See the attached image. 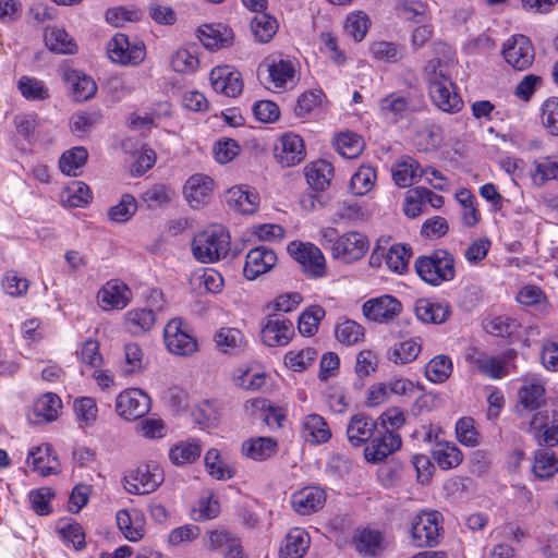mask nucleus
<instances>
[{
	"mask_svg": "<svg viewBox=\"0 0 558 558\" xmlns=\"http://www.w3.org/2000/svg\"><path fill=\"white\" fill-rule=\"evenodd\" d=\"M322 245L328 250L333 259L350 264L361 259L369 248L368 238L357 231L339 234L336 228L322 229Z\"/></svg>",
	"mask_w": 558,
	"mask_h": 558,
	"instance_id": "1",
	"label": "nucleus"
},
{
	"mask_svg": "<svg viewBox=\"0 0 558 558\" xmlns=\"http://www.w3.org/2000/svg\"><path fill=\"white\" fill-rule=\"evenodd\" d=\"M425 71L429 87V96L435 106L448 113L460 111L463 106V101L454 90L452 80L441 65L440 60L436 59L429 61Z\"/></svg>",
	"mask_w": 558,
	"mask_h": 558,
	"instance_id": "2",
	"label": "nucleus"
},
{
	"mask_svg": "<svg viewBox=\"0 0 558 558\" xmlns=\"http://www.w3.org/2000/svg\"><path fill=\"white\" fill-rule=\"evenodd\" d=\"M414 267L418 277L430 286L454 278V258L446 250H435L430 255L417 257Z\"/></svg>",
	"mask_w": 558,
	"mask_h": 558,
	"instance_id": "3",
	"label": "nucleus"
},
{
	"mask_svg": "<svg viewBox=\"0 0 558 558\" xmlns=\"http://www.w3.org/2000/svg\"><path fill=\"white\" fill-rule=\"evenodd\" d=\"M230 236L223 228H214L197 234L192 242L194 257L201 263H214L227 256Z\"/></svg>",
	"mask_w": 558,
	"mask_h": 558,
	"instance_id": "4",
	"label": "nucleus"
},
{
	"mask_svg": "<svg viewBox=\"0 0 558 558\" xmlns=\"http://www.w3.org/2000/svg\"><path fill=\"white\" fill-rule=\"evenodd\" d=\"M163 340L168 351L179 356H191L198 350V343L190 325L175 317L163 328Z\"/></svg>",
	"mask_w": 558,
	"mask_h": 558,
	"instance_id": "5",
	"label": "nucleus"
},
{
	"mask_svg": "<svg viewBox=\"0 0 558 558\" xmlns=\"http://www.w3.org/2000/svg\"><path fill=\"white\" fill-rule=\"evenodd\" d=\"M165 474L157 463L141 464L123 477V486L130 494L154 493L163 482Z\"/></svg>",
	"mask_w": 558,
	"mask_h": 558,
	"instance_id": "6",
	"label": "nucleus"
},
{
	"mask_svg": "<svg viewBox=\"0 0 558 558\" xmlns=\"http://www.w3.org/2000/svg\"><path fill=\"white\" fill-rule=\"evenodd\" d=\"M438 511H422L413 517L411 521V543L415 547H435L440 538Z\"/></svg>",
	"mask_w": 558,
	"mask_h": 558,
	"instance_id": "7",
	"label": "nucleus"
},
{
	"mask_svg": "<svg viewBox=\"0 0 558 558\" xmlns=\"http://www.w3.org/2000/svg\"><path fill=\"white\" fill-rule=\"evenodd\" d=\"M109 59L121 65H138L146 57L143 41H131L125 34L114 35L107 44Z\"/></svg>",
	"mask_w": 558,
	"mask_h": 558,
	"instance_id": "8",
	"label": "nucleus"
},
{
	"mask_svg": "<svg viewBox=\"0 0 558 558\" xmlns=\"http://www.w3.org/2000/svg\"><path fill=\"white\" fill-rule=\"evenodd\" d=\"M288 250L290 255L302 266L308 276L317 278L326 274L325 256L316 245L292 242Z\"/></svg>",
	"mask_w": 558,
	"mask_h": 558,
	"instance_id": "9",
	"label": "nucleus"
},
{
	"mask_svg": "<svg viewBox=\"0 0 558 558\" xmlns=\"http://www.w3.org/2000/svg\"><path fill=\"white\" fill-rule=\"evenodd\" d=\"M150 410V398L142 389L130 388L118 395L116 411L125 420H137Z\"/></svg>",
	"mask_w": 558,
	"mask_h": 558,
	"instance_id": "10",
	"label": "nucleus"
},
{
	"mask_svg": "<svg viewBox=\"0 0 558 558\" xmlns=\"http://www.w3.org/2000/svg\"><path fill=\"white\" fill-rule=\"evenodd\" d=\"M502 56L511 68L524 71L534 61V48L526 36L513 35L504 44Z\"/></svg>",
	"mask_w": 558,
	"mask_h": 558,
	"instance_id": "11",
	"label": "nucleus"
},
{
	"mask_svg": "<svg viewBox=\"0 0 558 558\" xmlns=\"http://www.w3.org/2000/svg\"><path fill=\"white\" fill-rule=\"evenodd\" d=\"M262 339L268 347L287 345L293 335L294 327L290 319L282 314L275 313L268 315L262 323Z\"/></svg>",
	"mask_w": 558,
	"mask_h": 558,
	"instance_id": "12",
	"label": "nucleus"
},
{
	"mask_svg": "<svg viewBox=\"0 0 558 558\" xmlns=\"http://www.w3.org/2000/svg\"><path fill=\"white\" fill-rule=\"evenodd\" d=\"M401 437L392 429H378L364 449V457L368 462L384 461L401 447Z\"/></svg>",
	"mask_w": 558,
	"mask_h": 558,
	"instance_id": "13",
	"label": "nucleus"
},
{
	"mask_svg": "<svg viewBox=\"0 0 558 558\" xmlns=\"http://www.w3.org/2000/svg\"><path fill=\"white\" fill-rule=\"evenodd\" d=\"M131 298V290L119 279L107 281L97 293L98 304L104 311L123 310Z\"/></svg>",
	"mask_w": 558,
	"mask_h": 558,
	"instance_id": "14",
	"label": "nucleus"
},
{
	"mask_svg": "<svg viewBox=\"0 0 558 558\" xmlns=\"http://www.w3.org/2000/svg\"><path fill=\"white\" fill-rule=\"evenodd\" d=\"M402 310V304L392 295H381L366 301L362 311L364 316L375 323H388L392 320Z\"/></svg>",
	"mask_w": 558,
	"mask_h": 558,
	"instance_id": "15",
	"label": "nucleus"
},
{
	"mask_svg": "<svg viewBox=\"0 0 558 558\" xmlns=\"http://www.w3.org/2000/svg\"><path fill=\"white\" fill-rule=\"evenodd\" d=\"M209 78L214 90L227 97H236L243 90L241 73L229 65L213 69Z\"/></svg>",
	"mask_w": 558,
	"mask_h": 558,
	"instance_id": "16",
	"label": "nucleus"
},
{
	"mask_svg": "<svg viewBox=\"0 0 558 558\" xmlns=\"http://www.w3.org/2000/svg\"><path fill=\"white\" fill-rule=\"evenodd\" d=\"M276 263V253L268 246L260 245L250 250L246 254L243 274L246 279L254 280L272 269Z\"/></svg>",
	"mask_w": 558,
	"mask_h": 558,
	"instance_id": "17",
	"label": "nucleus"
},
{
	"mask_svg": "<svg viewBox=\"0 0 558 558\" xmlns=\"http://www.w3.org/2000/svg\"><path fill=\"white\" fill-rule=\"evenodd\" d=\"M545 404V388L539 380L525 379L518 391L515 411L520 416L537 411Z\"/></svg>",
	"mask_w": 558,
	"mask_h": 558,
	"instance_id": "18",
	"label": "nucleus"
},
{
	"mask_svg": "<svg viewBox=\"0 0 558 558\" xmlns=\"http://www.w3.org/2000/svg\"><path fill=\"white\" fill-rule=\"evenodd\" d=\"M275 156L282 167H294L305 158L304 143L301 136L294 133H284L280 137V145L275 148Z\"/></svg>",
	"mask_w": 558,
	"mask_h": 558,
	"instance_id": "19",
	"label": "nucleus"
},
{
	"mask_svg": "<svg viewBox=\"0 0 558 558\" xmlns=\"http://www.w3.org/2000/svg\"><path fill=\"white\" fill-rule=\"evenodd\" d=\"M205 545L211 550H221L225 558H245L240 538L227 530L209 531Z\"/></svg>",
	"mask_w": 558,
	"mask_h": 558,
	"instance_id": "20",
	"label": "nucleus"
},
{
	"mask_svg": "<svg viewBox=\"0 0 558 558\" xmlns=\"http://www.w3.org/2000/svg\"><path fill=\"white\" fill-rule=\"evenodd\" d=\"M326 502V493L317 486L304 487L292 495L291 504L293 509L302 514L307 515L323 508Z\"/></svg>",
	"mask_w": 558,
	"mask_h": 558,
	"instance_id": "21",
	"label": "nucleus"
},
{
	"mask_svg": "<svg viewBox=\"0 0 558 558\" xmlns=\"http://www.w3.org/2000/svg\"><path fill=\"white\" fill-rule=\"evenodd\" d=\"M27 463L34 472L41 476H49L60 472V464L56 456H52V447L43 444L32 448L27 456Z\"/></svg>",
	"mask_w": 558,
	"mask_h": 558,
	"instance_id": "22",
	"label": "nucleus"
},
{
	"mask_svg": "<svg viewBox=\"0 0 558 558\" xmlns=\"http://www.w3.org/2000/svg\"><path fill=\"white\" fill-rule=\"evenodd\" d=\"M117 524L130 542H138L145 534V517L137 509H122L117 512Z\"/></svg>",
	"mask_w": 558,
	"mask_h": 558,
	"instance_id": "23",
	"label": "nucleus"
},
{
	"mask_svg": "<svg viewBox=\"0 0 558 558\" xmlns=\"http://www.w3.org/2000/svg\"><path fill=\"white\" fill-rule=\"evenodd\" d=\"M197 37L203 46L211 51L228 48L233 43L232 29L222 24L199 27Z\"/></svg>",
	"mask_w": 558,
	"mask_h": 558,
	"instance_id": "24",
	"label": "nucleus"
},
{
	"mask_svg": "<svg viewBox=\"0 0 558 558\" xmlns=\"http://www.w3.org/2000/svg\"><path fill=\"white\" fill-rule=\"evenodd\" d=\"M63 80L76 101L88 100L93 98L97 92L95 81L82 71L73 69L65 70L63 72Z\"/></svg>",
	"mask_w": 558,
	"mask_h": 558,
	"instance_id": "25",
	"label": "nucleus"
},
{
	"mask_svg": "<svg viewBox=\"0 0 558 558\" xmlns=\"http://www.w3.org/2000/svg\"><path fill=\"white\" fill-rule=\"evenodd\" d=\"M377 423L369 416L364 414H355L351 417L348 427L347 436L352 446L359 447L371 439L376 434Z\"/></svg>",
	"mask_w": 558,
	"mask_h": 558,
	"instance_id": "26",
	"label": "nucleus"
},
{
	"mask_svg": "<svg viewBox=\"0 0 558 558\" xmlns=\"http://www.w3.org/2000/svg\"><path fill=\"white\" fill-rule=\"evenodd\" d=\"M214 186L211 178L205 174L190 177L184 185V196L193 208H198L206 203Z\"/></svg>",
	"mask_w": 558,
	"mask_h": 558,
	"instance_id": "27",
	"label": "nucleus"
},
{
	"mask_svg": "<svg viewBox=\"0 0 558 558\" xmlns=\"http://www.w3.org/2000/svg\"><path fill=\"white\" fill-rule=\"evenodd\" d=\"M391 174L399 187H409L422 178V168L414 158L403 156L392 165Z\"/></svg>",
	"mask_w": 558,
	"mask_h": 558,
	"instance_id": "28",
	"label": "nucleus"
},
{
	"mask_svg": "<svg viewBox=\"0 0 558 558\" xmlns=\"http://www.w3.org/2000/svg\"><path fill=\"white\" fill-rule=\"evenodd\" d=\"M415 315L425 324H442L451 315L448 303H440L429 299H420L415 303Z\"/></svg>",
	"mask_w": 558,
	"mask_h": 558,
	"instance_id": "29",
	"label": "nucleus"
},
{
	"mask_svg": "<svg viewBox=\"0 0 558 558\" xmlns=\"http://www.w3.org/2000/svg\"><path fill=\"white\" fill-rule=\"evenodd\" d=\"M226 202L234 211L251 215L257 210L259 196L243 186H233L227 191Z\"/></svg>",
	"mask_w": 558,
	"mask_h": 558,
	"instance_id": "30",
	"label": "nucleus"
},
{
	"mask_svg": "<svg viewBox=\"0 0 558 558\" xmlns=\"http://www.w3.org/2000/svg\"><path fill=\"white\" fill-rule=\"evenodd\" d=\"M278 451V441L272 437H254L243 441L241 452L254 461H265Z\"/></svg>",
	"mask_w": 558,
	"mask_h": 558,
	"instance_id": "31",
	"label": "nucleus"
},
{
	"mask_svg": "<svg viewBox=\"0 0 558 558\" xmlns=\"http://www.w3.org/2000/svg\"><path fill=\"white\" fill-rule=\"evenodd\" d=\"M61 407L60 398L54 393L41 396L28 413V421L32 424L49 423L57 418L58 410Z\"/></svg>",
	"mask_w": 558,
	"mask_h": 558,
	"instance_id": "32",
	"label": "nucleus"
},
{
	"mask_svg": "<svg viewBox=\"0 0 558 558\" xmlns=\"http://www.w3.org/2000/svg\"><path fill=\"white\" fill-rule=\"evenodd\" d=\"M302 436L307 442L319 445L331 438V432L323 416L312 413L303 418Z\"/></svg>",
	"mask_w": 558,
	"mask_h": 558,
	"instance_id": "33",
	"label": "nucleus"
},
{
	"mask_svg": "<svg viewBox=\"0 0 558 558\" xmlns=\"http://www.w3.org/2000/svg\"><path fill=\"white\" fill-rule=\"evenodd\" d=\"M353 544L359 554L372 557L379 555L385 548L381 533L372 529L356 530Z\"/></svg>",
	"mask_w": 558,
	"mask_h": 558,
	"instance_id": "34",
	"label": "nucleus"
},
{
	"mask_svg": "<svg viewBox=\"0 0 558 558\" xmlns=\"http://www.w3.org/2000/svg\"><path fill=\"white\" fill-rule=\"evenodd\" d=\"M156 323V314L150 308H134L124 316V326L133 336L149 331Z\"/></svg>",
	"mask_w": 558,
	"mask_h": 558,
	"instance_id": "35",
	"label": "nucleus"
},
{
	"mask_svg": "<svg viewBox=\"0 0 558 558\" xmlns=\"http://www.w3.org/2000/svg\"><path fill=\"white\" fill-rule=\"evenodd\" d=\"M306 182L315 191H324L333 175V168L326 160H317L307 165L304 169Z\"/></svg>",
	"mask_w": 558,
	"mask_h": 558,
	"instance_id": "36",
	"label": "nucleus"
},
{
	"mask_svg": "<svg viewBox=\"0 0 558 558\" xmlns=\"http://www.w3.org/2000/svg\"><path fill=\"white\" fill-rule=\"evenodd\" d=\"M46 47L56 53L72 54L77 50V46L73 38L59 27H48L45 31Z\"/></svg>",
	"mask_w": 558,
	"mask_h": 558,
	"instance_id": "37",
	"label": "nucleus"
},
{
	"mask_svg": "<svg viewBox=\"0 0 558 558\" xmlns=\"http://www.w3.org/2000/svg\"><path fill=\"white\" fill-rule=\"evenodd\" d=\"M310 545L307 533L295 529L289 532L280 547V558H303Z\"/></svg>",
	"mask_w": 558,
	"mask_h": 558,
	"instance_id": "38",
	"label": "nucleus"
},
{
	"mask_svg": "<svg viewBox=\"0 0 558 558\" xmlns=\"http://www.w3.org/2000/svg\"><path fill=\"white\" fill-rule=\"evenodd\" d=\"M251 31L256 41L266 44L271 40L278 31V22L265 11L255 13L251 20Z\"/></svg>",
	"mask_w": 558,
	"mask_h": 558,
	"instance_id": "39",
	"label": "nucleus"
},
{
	"mask_svg": "<svg viewBox=\"0 0 558 558\" xmlns=\"http://www.w3.org/2000/svg\"><path fill=\"white\" fill-rule=\"evenodd\" d=\"M433 459L442 470L458 466L463 459L461 450L451 442H438L432 450Z\"/></svg>",
	"mask_w": 558,
	"mask_h": 558,
	"instance_id": "40",
	"label": "nucleus"
},
{
	"mask_svg": "<svg viewBox=\"0 0 558 558\" xmlns=\"http://www.w3.org/2000/svg\"><path fill=\"white\" fill-rule=\"evenodd\" d=\"M470 361L480 373L490 378L498 379L507 375L506 364L499 357L481 352L470 356Z\"/></svg>",
	"mask_w": 558,
	"mask_h": 558,
	"instance_id": "41",
	"label": "nucleus"
},
{
	"mask_svg": "<svg viewBox=\"0 0 558 558\" xmlns=\"http://www.w3.org/2000/svg\"><path fill=\"white\" fill-rule=\"evenodd\" d=\"M215 342L223 353H235L245 345L243 333L236 328L225 327L215 335Z\"/></svg>",
	"mask_w": 558,
	"mask_h": 558,
	"instance_id": "42",
	"label": "nucleus"
},
{
	"mask_svg": "<svg viewBox=\"0 0 558 558\" xmlns=\"http://www.w3.org/2000/svg\"><path fill=\"white\" fill-rule=\"evenodd\" d=\"M268 72L275 87H284L289 82H293L295 76L294 64L290 60L274 59L268 63Z\"/></svg>",
	"mask_w": 558,
	"mask_h": 558,
	"instance_id": "43",
	"label": "nucleus"
},
{
	"mask_svg": "<svg viewBox=\"0 0 558 558\" xmlns=\"http://www.w3.org/2000/svg\"><path fill=\"white\" fill-rule=\"evenodd\" d=\"M452 361L448 355L440 354L433 357L425 367L428 380L435 384L445 383L452 373Z\"/></svg>",
	"mask_w": 558,
	"mask_h": 558,
	"instance_id": "44",
	"label": "nucleus"
},
{
	"mask_svg": "<svg viewBox=\"0 0 558 558\" xmlns=\"http://www.w3.org/2000/svg\"><path fill=\"white\" fill-rule=\"evenodd\" d=\"M421 352V342L418 339H409L396 343L388 351V359L396 364H407L414 361Z\"/></svg>",
	"mask_w": 558,
	"mask_h": 558,
	"instance_id": "45",
	"label": "nucleus"
},
{
	"mask_svg": "<svg viewBox=\"0 0 558 558\" xmlns=\"http://www.w3.org/2000/svg\"><path fill=\"white\" fill-rule=\"evenodd\" d=\"M202 452L201 445L195 440L181 441L169 451V459L175 465L194 462Z\"/></svg>",
	"mask_w": 558,
	"mask_h": 558,
	"instance_id": "46",
	"label": "nucleus"
},
{
	"mask_svg": "<svg viewBox=\"0 0 558 558\" xmlns=\"http://www.w3.org/2000/svg\"><path fill=\"white\" fill-rule=\"evenodd\" d=\"M456 198L462 207L461 217L466 227H474L481 219L476 197L466 189L457 192Z\"/></svg>",
	"mask_w": 558,
	"mask_h": 558,
	"instance_id": "47",
	"label": "nucleus"
},
{
	"mask_svg": "<svg viewBox=\"0 0 558 558\" xmlns=\"http://www.w3.org/2000/svg\"><path fill=\"white\" fill-rule=\"evenodd\" d=\"M558 472V459L548 449L535 452L533 473L539 478H549Z\"/></svg>",
	"mask_w": 558,
	"mask_h": 558,
	"instance_id": "48",
	"label": "nucleus"
},
{
	"mask_svg": "<svg viewBox=\"0 0 558 558\" xmlns=\"http://www.w3.org/2000/svg\"><path fill=\"white\" fill-rule=\"evenodd\" d=\"M17 89L27 100L41 101L50 96L46 84L35 77L22 76L17 82Z\"/></svg>",
	"mask_w": 558,
	"mask_h": 558,
	"instance_id": "49",
	"label": "nucleus"
},
{
	"mask_svg": "<svg viewBox=\"0 0 558 558\" xmlns=\"http://www.w3.org/2000/svg\"><path fill=\"white\" fill-rule=\"evenodd\" d=\"M88 157L84 147H74L62 154L59 160V168L66 175H76V171L82 168Z\"/></svg>",
	"mask_w": 558,
	"mask_h": 558,
	"instance_id": "50",
	"label": "nucleus"
},
{
	"mask_svg": "<svg viewBox=\"0 0 558 558\" xmlns=\"http://www.w3.org/2000/svg\"><path fill=\"white\" fill-rule=\"evenodd\" d=\"M410 99L399 93H392L379 100L378 107L384 117L399 118L409 108Z\"/></svg>",
	"mask_w": 558,
	"mask_h": 558,
	"instance_id": "51",
	"label": "nucleus"
},
{
	"mask_svg": "<svg viewBox=\"0 0 558 558\" xmlns=\"http://www.w3.org/2000/svg\"><path fill=\"white\" fill-rule=\"evenodd\" d=\"M171 68L178 73H193L199 65L196 51L193 48H181L171 56Z\"/></svg>",
	"mask_w": 558,
	"mask_h": 558,
	"instance_id": "52",
	"label": "nucleus"
},
{
	"mask_svg": "<svg viewBox=\"0 0 558 558\" xmlns=\"http://www.w3.org/2000/svg\"><path fill=\"white\" fill-rule=\"evenodd\" d=\"M336 338L344 345H353L364 338V328L359 323L345 319L336 326Z\"/></svg>",
	"mask_w": 558,
	"mask_h": 558,
	"instance_id": "53",
	"label": "nucleus"
},
{
	"mask_svg": "<svg viewBox=\"0 0 558 558\" xmlns=\"http://www.w3.org/2000/svg\"><path fill=\"white\" fill-rule=\"evenodd\" d=\"M376 180V171L369 166H362L352 175L350 181V187L355 195H365L369 192Z\"/></svg>",
	"mask_w": 558,
	"mask_h": 558,
	"instance_id": "54",
	"label": "nucleus"
},
{
	"mask_svg": "<svg viewBox=\"0 0 558 558\" xmlns=\"http://www.w3.org/2000/svg\"><path fill=\"white\" fill-rule=\"evenodd\" d=\"M137 204L134 196L124 194L119 204L108 210V217L113 222L123 223L129 221L136 213Z\"/></svg>",
	"mask_w": 558,
	"mask_h": 558,
	"instance_id": "55",
	"label": "nucleus"
},
{
	"mask_svg": "<svg viewBox=\"0 0 558 558\" xmlns=\"http://www.w3.org/2000/svg\"><path fill=\"white\" fill-rule=\"evenodd\" d=\"M325 316V310L319 305L310 306L302 313L299 318L298 328L303 336H313L317 329L319 322Z\"/></svg>",
	"mask_w": 558,
	"mask_h": 558,
	"instance_id": "56",
	"label": "nucleus"
},
{
	"mask_svg": "<svg viewBox=\"0 0 558 558\" xmlns=\"http://www.w3.org/2000/svg\"><path fill=\"white\" fill-rule=\"evenodd\" d=\"M371 21L366 13L357 11L348 15L344 29L355 41H361L367 34Z\"/></svg>",
	"mask_w": 558,
	"mask_h": 558,
	"instance_id": "57",
	"label": "nucleus"
},
{
	"mask_svg": "<svg viewBox=\"0 0 558 558\" xmlns=\"http://www.w3.org/2000/svg\"><path fill=\"white\" fill-rule=\"evenodd\" d=\"M411 248L403 244L392 245L386 255V265L395 272L402 274L408 268Z\"/></svg>",
	"mask_w": 558,
	"mask_h": 558,
	"instance_id": "58",
	"label": "nucleus"
},
{
	"mask_svg": "<svg viewBox=\"0 0 558 558\" xmlns=\"http://www.w3.org/2000/svg\"><path fill=\"white\" fill-rule=\"evenodd\" d=\"M396 11L407 21L425 22L426 5L421 1L398 0Z\"/></svg>",
	"mask_w": 558,
	"mask_h": 558,
	"instance_id": "59",
	"label": "nucleus"
},
{
	"mask_svg": "<svg viewBox=\"0 0 558 558\" xmlns=\"http://www.w3.org/2000/svg\"><path fill=\"white\" fill-rule=\"evenodd\" d=\"M317 357V352L312 348L300 351H289L284 356V363L294 372H302L308 367Z\"/></svg>",
	"mask_w": 558,
	"mask_h": 558,
	"instance_id": "60",
	"label": "nucleus"
},
{
	"mask_svg": "<svg viewBox=\"0 0 558 558\" xmlns=\"http://www.w3.org/2000/svg\"><path fill=\"white\" fill-rule=\"evenodd\" d=\"M174 191L163 184H156L147 189L142 198L149 207H161L172 201Z\"/></svg>",
	"mask_w": 558,
	"mask_h": 558,
	"instance_id": "61",
	"label": "nucleus"
},
{
	"mask_svg": "<svg viewBox=\"0 0 558 558\" xmlns=\"http://www.w3.org/2000/svg\"><path fill=\"white\" fill-rule=\"evenodd\" d=\"M457 439L464 446L475 447L480 444V434L475 429L474 420L462 417L456 424Z\"/></svg>",
	"mask_w": 558,
	"mask_h": 558,
	"instance_id": "62",
	"label": "nucleus"
},
{
	"mask_svg": "<svg viewBox=\"0 0 558 558\" xmlns=\"http://www.w3.org/2000/svg\"><path fill=\"white\" fill-rule=\"evenodd\" d=\"M336 147L342 156L353 158L361 153L363 141L354 133H341L336 138Z\"/></svg>",
	"mask_w": 558,
	"mask_h": 558,
	"instance_id": "63",
	"label": "nucleus"
},
{
	"mask_svg": "<svg viewBox=\"0 0 558 558\" xmlns=\"http://www.w3.org/2000/svg\"><path fill=\"white\" fill-rule=\"evenodd\" d=\"M542 123L554 136H558V97L548 98L542 106Z\"/></svg>",
	"mask_w": 558,
	"mask_h": 558,
	"instance_id": "64",
	"label": "nucleus"
}]
</instances>
